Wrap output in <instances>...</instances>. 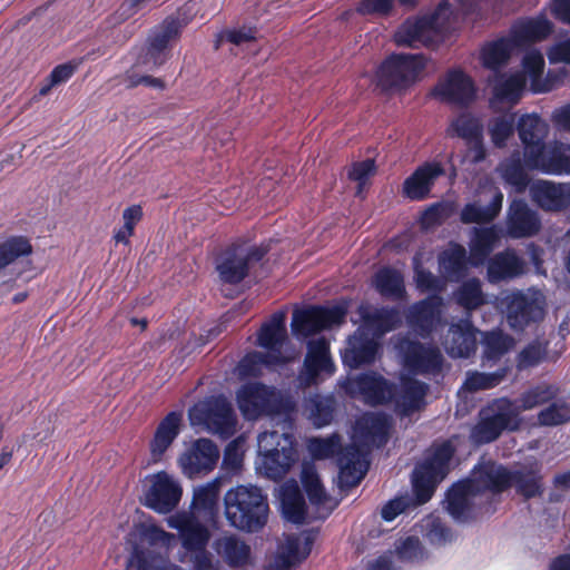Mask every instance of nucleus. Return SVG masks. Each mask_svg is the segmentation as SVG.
Instances as JSON below:
<instances>
[{
  "label": "nucleus",
  "instance_id": "17",
  "mask_svg": "<svg viewBox=\"0 0 570 570\" xmlns=\"http://www.w3.org/2000/svg\"><path fill=\"white\" fill-rule=\"evenodd\" d=\"M478 333L470 320L461 318L449 326L442 346L451 357L468 358L476 352Z\"/></svg>",
  "mask_w": 570,
  "mask_h": 570
},
{
  "label": "nucleus",
  "instance_id": "37",
  "mask_svg": "<svg viewBox=\"0 0 570 570\" xmlns=\"http://www.w3.org/2000/svg\"><path fill=\"white\" fill-rule=\"evenodd\" d=\"M460 29L456 17L453 16L451 4L448 1L439 3L433 12H430V50L433 49V37L440 36L441 40H448Z\"/></svg>",
  "mask_w": 570,
  "mask_h": 570
},
{
  "label": "nucleus",
  "instance_id": "53",
  "mask_svg": "<svg viewBox=\"0 0 570 570\" xmlns=\"http://www.w3.org/2000/svg\"><path fill=\"white\" fill-rule=\"evenodd\" d=\"M522 67L524 73L531 80V89L533 92H546L550 90V87L541 83L544 70V58L540 51L532 50L525 53L522 59Z\"/></svg>",
  "mask_w": 570,
  "mask_h": 570
},
{
  "label": "nucleus",
  "instance_id": "41",
  "mask_svg": "<svg viewBox=\"0 0 570 570\" xmlns=\"http://www.w3.org/2000/svg\"><path fill=\"white\" fill-rule=\"evenodd\" d=\"M313 542L314 537L309 532L303 539L296 534L288 535L278 557L281 566L287 570L303 562L309 556Z\"/></svg>",
  "mask_w": 570,
  "mask_h": 570
},
{
  "label": "nucleus",
  "instance_id": "16",
  "mask_svg": "<svg viewBox=\"0 0 570 570\" xmlns=\"http://www.w3.org/2000/svg\"><path fill=\"white\" fill-rule=\"evenodd\" d=\"M379 343L364 328L358 327L351 334L341 350L342 363L350 370L371 365L376 358Z\"/></svg>",
  "mask_w": 570,
  "mask_h": 570
},
{
  "label": "nucleus",
  "instance_id": "3",
  "mask_svg": "<svg viewBox=\"0 0 570 570\" xmlns=\"http://www.w3.org/2000/svg\"><path fill=\"white\" fill-rule=\"evenodd\" d=\"M520 423L515 402L507 396L497 397L479 410L470 439L475 445L490 444L499 440L505 431L519 430Z\"/></svg>",
  "mask_w": 570,
  "mask_h": 570
},
{
  "label": "nucleus",
  "instance_id": "47",
  "mask_svg": "<svg viewBox=\"0 0 570 570\" xmlns=\"http://www.w3.org/2000/svg\"><path fill=\"white\" fill-rule=\"evenodd\" d=\"M454 298L466 311H474L487 302L481 281L478 277L463 281L454 292Z\"/></svg>",
  "mask_w": 570,
  "mask_h": 570
},
{
  "label": "nucleus",
  "instance_id": "35",
  "mask_svg": "<svg viewBox=\"0 0 570 570\" xmlns=\"http://www.w3.org/2000/svg\"><path fill=\"white\" fill-rule=\"evenodd\" d=\"M499 242V234L494 226L475 228L470 247V265L480 267L484 265L491 257V253Z\"/></svg>",
  "mask_w": 570,
  "mask_h": 570
},
{
  "label": "nucleus",
  "instance_id": "56",
  "mask_svg": "<svg viewBox=\"0 0 570 570\" xmlns=\"http://www.w3.org/2000/svg\"><path fill=\"white\" fill-rule=\"evenodd\" d=\"M403 196L411 200H423L428 197V161L422 163L417 169L404 180Z\"/></svg>",
  "mask_w": 570,
  "mask_h": 570
},
{
  "label": "nucleus",
  "instance_id": "62",
  "mask_svg": "<svg viewBox=\"0 0 570 570\" xmlns=\"http://www.w3.org/2000/svg\"><path fill=\"white\" fill-rule=\"evenodd\" d=\"M502 177L518 191H523L530 183L529 176L519 158L511 160L504 166Z\"/></svg>",
  "mask_w": 570,
  "mask_h": 570
},
{
  "label": "nucleus",
  "instance_id": "15",
  "mask_svg": "<svg viewBox=\"0 0 570 570\" xmlns=\"http://www.w3.org/2000/svg\"><path fill=\"white\" fill-rule=\"evenodd\" d=\"M335 365L330 353V343L321 337L307 343V352L299 373L302 384L311 386L317 384L321 374L333 375Z\"/></svg>",
  "mask_w": 570,
  "mask_h": 570
},
{
  "label": "nucleus",
  "instance_id": "34",
  "mask_svg": "<svg viewBox=\"0 0 570 570\" xmlns=\"http://www.w3.org/2000/svg\"><path fill=\"white\" fill-rule=\"evenodd\" d=\"M472 479L478 482L481 494L484 491L502 493L512 488V470L502 464L483 465Z\"/></svg>",
  "mask_w": 570,
  "mask_h": 570
},
{
  "label": "nucleus",
  "instance_id": "4",
  "mask_svg": "<svg viewBox=\"0 0 570 570\" xmlns=\"http://www.w3.org/2000/svg\"><path fill=\"white\" fill-rule=\"evenodd\" d=\"M428 65L420 53L392 52L374 70L373 82L383 94L401 92L413 86Z\"/></svg>",
  "mask_w": 570,
  "mask_h": 570
},
{
  "label": "nucleus",
  "instance_id": "11",
  "mask_svg": "<svg viewBox=\"0 0 570 570\" xmlns=\"http://www.w3.org/2000/svg\"><path fill=\"white\" fill-rule=\"evenodd\" d=\"M181 28L179 19L174 17H167L155 26L147 38L144 63L151 62L153 68L165 65L171 57V42L180 38Z\"/></svg>",
  "mask_w": 570,
  "mask_h": 570
},
{
  "label": "nucleus",
  "instance_id": "24",
  "mask_svg": "<svg viewBox=\"0 0 570 570\" xmlns=\"http://www.w3.org/2000/svg\"><path fill=\"white\" fill-rule=\"evenodd\" d=\"M443 100L459 106H468L474 101L476 88L473 79L461 69L446 73L445 80L438 88Z\"/></svg>",
  "mask_w": 570,
  "mask_h": 570
},
{
  "label": "nucleus",
  "instance_id": "20",
  "mask_svg": "<svg viewBox=\"0 0 570 570\" xmlns=\"http://www.w3.org/2000/svg\"><path fill=\"white\" fill-rule=\"evenodd\" d=\"M183 425L181 411H170L160 420L149 441V460L151 463H159L164 460L167 450L180 434Z\"/></svg>",
  "mask_w": 570,
  "mask_h": 570
},
{
  "label": "nucleus",
  "instance_id": "18",
  "mask_svg": "<svg viewBox=\"0 0 570 570\" xmlns=\"http://www.w3.org/2000/svg\"><path fill=\"white\" fill-rule=\"evenodd\" d=\"M517 130L523 145V160L527 166L547 145L549 127L539 115L525 114L519 118Z\"/></svg>",
  "mask_w": 570,
  "mask_h": 570
},
{
  "label": "nucleus",
  "instance_id": "64",
  "mask_svg": "<svg viewBox=\"0 0 570 570\" xmlns=\"http://www.w3.org/2000/svg\"><path fill=\"white\" fill-rule=\"evenodd\" d=\"M341 446L340 438L336 434L326 439L314 438L309 442V450L315 459H328L338 455Z\"/></svg>",
  "mask_w": 570,
  "mask_h": 570
},
{
  "label": "nucleus",
  "instance_id": "10",
  "mask_svg": "<svg viewBox=\"0 0 570 570\" xmlns=\"http://www.w3.org/2000/svg\"><path fill=\"white\" fill-rule=\"evenodd\" d=\"M505 320L514 332H523L525 328L538 324L544 317V303L533 294L515 289L504 296Z\"/></svg>",
  "mask_w": 570,
  "mask_h": 570
},
{
  "label": "nucleus",
  "instance_id": "58",
  "mask_svg": "<svg viewBox=\"0 0 570 570\" xmlns=\"http://www.w3.org/2000/svg\"><path fill=\"white\" fill-rule=\"evenodd\" d=\"M129 570H181L159 556L136 550L129 562Z\"/></svg>",
  "mask_w": 570,
  "mask_h": 570
},
{
  "label": "nucleus",
  "instance_id": "51",
  "mask_svg": "<svg viewBox=\"0 0 570 570\" xmlns=\"http://www.w3.org/2000/svg\"><path fill=\"white\" fill-rule=\"evenodd\" d=\"M32 245L24 236H10L0 243V271L12 264L16 259L29 256Z\"/></svg>",
  "mask_w": 570,
  "mask_h": 570
},
{
  "label": "nucleus",
  "instance_id": "19",
  "mask_svg": "<svg viewBox=\"0 0 570 570\" xmlns=\"http://www.w3.org/2000/svg\"><path fill=\"white\" fill-rule=\"evenodd\" d=\"M553 32V23L543 14L517 19L510 27L509 37L517 48L541 42Z\"/></svg>",
  "mask_w": 570,
  "mask_h": 570
},
{
  "label": "nucleus",
  "instance_id": "52",
  "mask_svg": "<svg viewBox=\"0 0 570 570\" xmlns=\"http://www.w3.org/2000/svg\"><path fill=\"white\" fill-rule=\"evenodd\" d=\"M448 134L451 137H459L466 141L483 135V125L472 114L462 112L451 121Z\"/></svg>",
  "mask_w": 570,
  "mask_h": 570
},
{
  "label": "nucleus",
  "instance_id": "25",
  "mask_svg": "<svg viewBox=\"0 0 570 570\" xmlns=\"http://www.w3.org/2000/svg\"><path fill=\"white\" fill-rule=\"evenodd\" d=\"M487 263V277L492 284L517 278L524 273L525 268L524 261L513 248H505L494 254Z\"/></svg>",
  "mask_w": 570,
  "mask_h": 570
},
{
  "label": "nucleus",
  "instance_id": "28",
  "mask_svg": "<svg viewBox=\"0 0 570 570\" xmlns=\"http://www.w3.org/2000/svg\"><path fill=\"white\" fill-rule=\"evenodd\" d=\"M357 313L363 324L380 335L399 328L403 321L402 313L397 307L372 308L370 305L361 304Z\"/></svg>",
  "mask_w": 570,
  "mask_h": 570
},
{
  "label": "nucleus",
  "instance_id": "7",
  "mask_svg": "<svg viewBox=\"0 0 570 570\" xmlns=\"http://www.w3.org/2000/svg\"><path fill=\"white\" fill-rule=\"evenodd\" d=\"M191 425L204 426L208 432L229 439L236 432L237 417L224 395L206 397L188 410Z\"/></svg>",
  "mask_w": 570,
  "mask_h": 570
},
{
  "label": "nucleus",
  "instance_id": "14",
  "mask_svg": "<svg viewBox=\"0 0 570 570\" xmlns=\"http://www.w3.org/2000/svg\"><path fill=\"white\" fill-rule=\"evenodd\" d=\"M481 495L478 482L466 478L453 483L446 491V511L456 521L465 522L475 517V499Z\"/></svg>",
  "mask_w": 570,
  "mask_h": 570
},
{
  "label": "nucleus",
  "instance_id": "29",
  "mask_svg": "<svg viewBox=\"0 0 570 570\" xmlns=\"http://www.w3.org/2000/svg\"><path fill=\"white\" fill-rule=\"evenodd\" d=\"M390 428V419L383 413H367L356 422V433L361 441L376 448L387 443Z\"/></svg>",
  "mask_w": 570,
  "mask_h": 570
},
{
  "label": "nucleus",
  "instance_id": "13",
  "mask_svg": "<svg viewBox=\"0 0 570 570\" xmlns=\"http://www.w3.org/2000/svg\"><path fill=\"white\" fill-rule=\"evenodd\" d=\"M219 459L217 445L209 439L199 438L179 456L183 473L193 479L213 471Z\"/></svg>",
  "mask_w": 570,
  "mask_h": 570
},
{
  "label": "nucleus",
  "instance_id": "32",
  "mask_svg": "<svg viewBox=\"0 0 570 570\" xmlns=\"http://www.w3.org/2000/svg\"><path fill=\"white\" fill-rule=\"evenodd\" d=\"M281 511L287 521L301 524L307 515L305 498L296 481H286L279 493Z\"/></svg>",
  "mask_w": 570,
  "mask_h": 570
},
{
  "label": "nucleus",
  "instance_id": "61",
  "mask_svg": "<svg viewBox=\"0 0 570 570\" xmlns=\"http://www.w3.org/2000/svg\"><path fill=\"white\" fill-rule=\"evenodd\" d=\"M81 61L82 59L79 61L72 60L56 66L47 77L46 83L40 87L39 95L46 96L53 87L68 81L73 76Z\"/></svg>",
  "mask_w": 570,
  "mask_h": 570
},
{
  "label": "nucleus",
  "instance_id": "63",
  "mask_svg": "<svg viewBox=\"0 0 570 570\" xmlns=\"http://www.w3.org/2000/svg\"><path fill=\"white\" fill-rule=\"evenodd\" d=\"M450 370L451 364L445 363L440 348L430 341V382L441 386Z\"/></svg>",
  "mask_w": 570,
  "mask_h": 570
},
{
  "label": "nucleus",
  "instance_id": "54",
  "mask_svg": "<svg viewBox=\"0 0 570 570\" xmlns=\"http://www.w3.org/2000/svg\"><path fill=\"white\" fill-rule=\"evenodd\" d=\"M394 557L403 563H415L423 559L424 548L419 537L407 535L394 542Z\"/></svg>",
  "mask_w": 570,
  "mask_h": 570
},
{
  "label": "nucleus",
  "instance_id": "22",
  "mask_svg": "<svg viewBox=\"0 0 570 570\" xmlns=\"http://www.w3.org/2000/svg\"><path fill=\"white\" fill-rule=\"evenodd\" d=\"M530 196L546 212L570 208V184L537 180L530 186Z\"/></svg>",
  "mask_w": 570,
  "mask_h": 570
},
{
  "label": "nucleus",
  "instance_id": "8",
  "mask_svg": "<svg viewBox=\"0 0 570 570\" xmlns=\"http://www.w3.org/2000/svg\"><path fill=\"white\" fill-rule=\"evenodd\" d=\"M346 315L347 307L345 305L331 307L312 305L293 313L292 332L296 337L306 338L335 325H341Z\"/></svg>",
  "mask_w": 570,
  "mask_h": 570
},
{
  "label": "nucleus",
  "instance_id": "23",
  "mask_svg": "<svg viewBox=\"0 0 570 570\" xmlns=\"http://www.w3.org/2000/svg\"><path fill=\"white\" fill-rule=\"evenodd\" d=\"M507 233L512 238L537 235L541 229V220L523 199H513L508 209Z\"/></svg>",
  "mask_w": 570,
  "mask_h": 570
},
{
  "label": "nucleus",
  "instance_id": "33",
  "mask_svg": "<svg viewBox=\"0 0 570 570\" xmlns=\"http://www.w3.org/2000/svg\"><path fill=\"white\" fill-rule=\"evenodd\" d=\"M372 284L383 298L403 301L406 297L404 277L393 267L384 266L376 271Z\"/></svg>",
  "mask_w": 570,
  "mask_h": 570
},
{
  "label": "nucleus",
  "instance_id": "46",
  "mask_svg": "<svg viewBox=\"0 0 570 570\" xmlns=\"http://www.w3.org/2000/svg\"><path fill=\"white\" fill-rule=\"evenodd\" d=\"M549 341L534 338L529 342L515 357L517 368L525 371L537 367L542 362L547 361L549 352Z\"/></svg>",
  "mask_w": 570,
  "mask_h": 570
},
{
  "label": "nucleus",
  "instance_id": "1",
  "mask_svg": "<svg viewBox=\"0 0 570 570\" xmlns=\"http://www.w3.org/2000/svg\"><path fill=\"white\" fill-rule=\"evenodd\" d=\"M395 348L406 371L399 375L397 383L371 371L357 375L350 386L370 405H392L397 416L409 417L423 407L428 394V384L414 377L428 373V346L402 336L397 338Z\"/></svg>",
  "mask_w": 570,
  "mask_h": 570
},
{
  "label": "nucleus",
  "instance_id": "38",
  "mask_svg": "<svg viewBox=\"0 0 570 570\" xmlns=\"http://www.w3.org/2000/svg\"><path fill=\"white\" fill-rule=\"evenodd\" d=\"M517 47L511 38L500 37L493 41L487 42L480 52V60L484 68L498 71L508 63L513 49Z\"/></svg>",
  "mask_w": 570,
  "mask_h": 570
},
{
  "label": "nucleus",
  "instance_id": "12",
  "mask_svg": "<svg viewBox=\"0 0 570 570\" xmlns=\"http://www.w3.org/2000/svg\"><path fill=\"white\" fill-rule=\"evenodd\" d=\"M183 489L167 472L160 471L151 479L145 493L144 505L157 513H169L179 504Z\"/></svg>",
  "mask_w": 570,
  "mask_h": 570
},
{
  "label": "nucleus",
  "instance_id": "6",
  "mask_svg": "<svg viewBox=\"0 0 570 570\" xmlns=\"http://www.w3.org/2000/svg\"><path fill=\"white\" fill-rule=\"evenodd\" d=\"M266 245H254L246 248L234 242L223 248L214 258L215 271L223 284L238 285L248 275L250 268L261 263L268 254Z\"/></svg>",
  "mask_w": 570,
  "mask_h": 570
},
{
  "label": "nucleus",
  "instance_id": "31",
  "mask_svg": "<svg viewBox=\"0 0 570 570\" xmlns=\"http://www.w3.org/2000/svg\"><path fill=\"white\" fill-rule=\"evenodd\" d=\"M393 42L397 47L417 48V43L428 47V12L406 18L395 30Z\"/></svg>",
  "mask_w": 570,
  "mask_h": 570
},
{
  "label": "nucleus",
  "instance_id": "49",
  "mask_svg": "<svg viewBox=\"0 0 570 570\" xmlns=\"http://www.w3.org/2000/svg\"><path fill=\"white\" fill-rule=\"evenodd\" d=\"M220 481L215 479L194 491L191 505L198 512L215 514L218 511Z\"/></svg>",
  "mask_w": 570,
  "mask_h": 570
},
{
  "label": "nucleus",
  "instance_id": "40",
  "mask_svg": "<svg viewBox=\"0 0 570 570\" xmlns=\"http://www.w3.org/2000/svg\"><path fill=\"white\" fill-rule=\"evenodd\" d=\"M295 462V452L289 448H274L263 455L262 468L264 474L274 481L281 480Z\"/></svg>",
  "mask_w": 570,
  "mask_h": 570
},
{
  "label": "nucleus",
  "instance_id": "44",
  "mask_svg": "<svg viewBox=\"0 0 570 570\" xmlns=\"http://www.w3.org/2000/svg\"><path fill=\"white\" fill-rule=\"evenodd\" d=\"M283 364L273 353L253 351L245 354L237 364L239 377H258L264 366L271 367Z\"/></svg>",
  "mask_w": 570,
  "mask_h": 570
},
{
  "label": "nucleus",
  "instance_id": "42",
  "mask_svg": "<svg viewBox=\"0 0 570 570\" xmlns=\"http://www.w3.org/2000/svg\"><path fill=\"white\" fill-rule=\"evenodd\" d=\"M559 394L560 387L557 384L541 382L525 390L514 402L520 413L550 403Z\"/></svg>",
  "mask_w": 570,
  "mask_h": 570
},
{
  "label": "nucleus",
  "instance_id": "39",
  "mask_svg": "<svg viewBox=\"0 0 570 570\" xmlns=\"http://www.w3.org/2000/svg\"><path fill=\"white\" fill-rule=\"evenodd\" d=\"M177 529L185 550L194 553L206 550L210 532L199 521L194 518H186L179 521Z\"/></svg>",
  "mask_w": 570,
  "mask_h": 570
},
{
  "label": "nucleus",
  "instance_id": "55",
  "mask_svg": "<svg viewBox=\"0 0 570 570\" xmlns=\"http://www.w3.org/2000/svg\"><path fill=\"white\" fill-rule=\"evenodd\" d=\"M525 86V79L521 75L501 77L493 87V96L500 101L518 102Z\"/></svg>",
  "mask_w": 570,
  "mask_h": 570
},
{
  "label": "nucleus",
  "instance_id": "21",
  "mask_svg": "<svg viewBox=\"0 0 570 570\" xmlns=\"http://www.w3.org/2000/svg\"><path fill=\"white\" fill-rule=\"evenodd\" d=\"M537 158L531 159L527 168L540 170L551 175L570 174V145L554 140L547 144L542 151L538 153Z\"/></svg>",
  "mask_w": 570,
  "mask_h": 570
},
{
  "label": "nucleus",
  "instance_id": "26",
  "mask_svg": "<svg viewBox=\"0 0 570 570\" xmlns=\"http://www.w3.org/2000/svg\"><path fill=\"white\" fill-rule=\"evenodd\" d=\"M286 315L284 312H275L271 318L263 323L257 332V345L265 348L266 353H273L277 360L285 363L282 354V347L287 338Z\"/></svg>",
  "mask_w": 570,
  "mask_h": 570
},
{
  "label": "nucleus",
  "instance_id": "5",
  "mask_svg": "<svg viewBox=\"0 0 570 570\" xmlns=\"http://www.w3.org/2000/svg\"><path fill=\"white\" fill-rule=\"evenodd\" d=\"M236 402L247 420L273 415L289 416L295 410V404L288 396L262 382L243 384L236 393Z\"/></svg>",
  "mask_w": 570,
  "mask_h": 570
},
{
  "label": "nucleus",
  "instance_id": "2",
  "mask_svg": "<svg viewBox=\"0 0 570 570\" xmlns=\"http://www.w3.org/2000/svg\"><path fill=\"white\" fill-rule=\"evenodd\" d=\"M224 514L228 524L238 531L257 533L267 524V494L256 485H237L224 495Z\"/></svg>",
  "mask_w": 570,
  "mask_h": 570
},
{
  "label": "nucleus",
  "instance_id": "59",
  "mask_svg": "<svg viewBox=\"0 0 570 570\" xmlns=\"http://www.w3.org/2000/svg\"><path fill=\"white\" fill-rule=\"evenodd\" d=\"M505 368L493 373L471 372L468 374L463 387L469 392L489 390L499 385L505 377Z\"/></svg>",
  "mask_w": 570,
  "mask_h": 570
},
{
  "label": "nucleus",
  "instance_id": "57",
  "mask_svg": "<svg viewBox=\"0 0 570 570\" xmlns=\"http://www.w3.org/2000/svg\"><path fill=\"white\" fill-rule=\"evenodd\" d=\"M301 481L312 504L321 505L325 503L327 494L313 465H305L303 468Z\"/></svg>",
  "mask_w": 570,
  "mask_h": 570
},
{
  "label": "nucleus",
  "instance_id": "36",
  "mask_svg": "<svg viewBox=\"0 0 570 570\" xmlns=\"http://www.w3.org/2000/svg\"><path fill=\"white\" fill-rule=\"evenodd\" d=\"M455 449L450 441L430 448V498L435 488L449 475Z\"/></svg>",
  "mask_w": 570,
  "mask_h": 570
},
{
  "label": "nucleus",
  "instance_id": "45",
  "mask_svg": "<svg viewBox=\"0 0 570 570\" xmlns=\"http://www.w3.org/2000/svg\"><path fill=\"white\" fill-rule=\"evenodd\" d=\"M482 345L483 362L495 363L510 351L513 345V338L500 330L491 331L484 334Z\"/></svg>",
  "mask_w": 570,
  "mask_h": 570
},
{
  "label": "nucleus",
  "instance_id": "30",
  "mask_svg": "<svg viewBox=\"0 0 570 570\" xmlns=\"http://www.w3.org/2000/svg\"><path fill=\"white\" fill-rule=\"evenodd\" d=\"M439 264L448 281L459 283L463 281L469 273V266H471L470 254L468 255L463 245L451 243L450 246L440 254Z\"/></svg>",
  "mask_w": 570,
  "mask_h": 570
},
{
  "label": "nucleus",
  "instance_id": "43",
  "mask_svg": "<svg viewBox=\"0 0 570 570\" xmlns=\"http://www.w3.org/2000/svg\"><path fill=\"white\" fill-rule=\"evenodd\" d=\"M215 549L230 567L245 566L249 560V546L235 535L217 539L215 541Z\"/></svg>",
  "mask_w": 570,
  "mask_h": 570
},
{
  "label": "nucleus",
  "instance_id": "50",
  "mask_svg": "<svg viewBox=\"0 0 570 570\" xmlns=\"http://www.w3.org/2000/svg\"><path fill=\"white\" fill-rule=\"evenodd\" d=\"M308 419L316 428L328 425L333 420L334 400L331 396L314 395L306 401Z\"/></svg>",
  "mask_w": 570,
  "mask_h": 570
},
{
  "label": "nucleus",
  "instance_id": "27",
  "mask_svg": "<svg viewBox=\"0 0 570 570\" xmlns=\"http://www.w3.org/2000/svg\"><path fill=\"white\" fill-rule=\"evenodd\" d=\"M512 487L524 500L542 497L544 484L541 464L533 461L512 470Z\"/></svg>",
  "mask_w": 570,
  "mask_h": 570
},
{
  "label": "nucleus",
  "instance_id": "9",
  "mask_svg": "<svg viewBox=\"0 0 570 570\" xmlns=\"http://www.w3.org/2000/svg\"><path fill=\"white\" fill-rule=\"evenodd\" d=\"M412 490L400 493L381 508V518L392 522L402 513H410L428 502V456H422L412 473Z\"/></svg>",
  "mask_w": 570,
  "mask_h": 570
},
{
  "label": "nucleus",
  "instance_id": "60",
  "mask_svg": "<svg viewBox=\"0 0 570 570\" xmlns=\"http://www.w3.org/2000/svg\"><path fill=\"white\" fill-rule=\"evenodd\" d=\"M570 421V406L566 402H552L538 413L542 426H558Z\"/></svg>",
  "mask_w": 570,
  "mask_h": 570
},
{
  "label": "nucleus",
  "instance_id": "48",
  "mask_svg": "<svg viewBox=\"0 0 570 570\" xmlns=\"http://www.w3.org/2000/svg\"><path fill=\"white\" fill-rule=\"evenodd\" d=\"M517 129L515 114H504L489 120L488 132L493 146L503 149Z\"/></svg>",
  "mask_w": 570,
  "mask_h": 570
}]
</instances>
